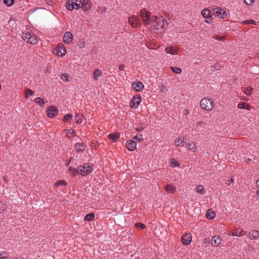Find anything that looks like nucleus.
<instances>
[{
  "label": "nucleus",
  "mask_w": 259,
  "mask_h": 259,
  "mask_svg": "<svg viewBox=\"0 0 259 259\" xmlns=\"http://www.w3.org/2000/svg\"><path fill=\"white\" fill-rule=\"evenodd\" d=\"M68 170L72 177L76 176L77 173H80L79 168L76 169L72 166H69Z\"/></svg>",
  "instance_id": "ddd939ff"
},
{
  "label": "nucleus",
  "mask_w": 259,
  "mask_h": 259,
  "mask_svg": "<svg viewBox=\"0 0 259 259\" xmlns=\"http://www.w3.org/2000/svg\"><path fill=\"white\" fill-rule=\"evenodd\" d=\"M141 102L140 96H134L130 102V106L132 108H136Z\"/></svg>",
  "instance_id": "39448f33"
},
{
  "label": "nucleus",
  "mask_w": 259,
  "mask_h": 259,
  "mask_svg": "<svg viewBox=\"0 0 259 259\" xmlns=\"http://www.w3.org/2000/svg\"><path fill=\"white\" fill-rule=\"evenodd\" d=\"M255 193L256 194V196H258V197H259V192L258 191H256Z\"/></svg>",
  "instance_id": "680f3d73"
},
{
  "label": "nucleus",
  "mask_w": 259,
  "mask_h": 259,
  "mask_svg": "<svg viewBox=\"0 0 259 259\" xmlns=\"http://www.w3.org/2000/svg\"><path fill=\"white\" fill-rule=\"evenodd\" d=\"M106 11V9L104 8V9L102 11L101 13L103 14L104 12Z\"/></svg>",
  "instance_id": "e2e57ef3"
},
{
  "label": "nucleus",
  "mask_w": 259,
  "mask_h": 259,
  "mask_svg": "<svg viewBox=\"0 0 259 259\" xmlns=\"http://www.w3.org/2000/svg\"><path fill=\"white\" fill-rule=\"evenodd\" d=\"M238 107L240 109H246L247 110H250L249 105L245 102H241L240 103L238 104Z\"/></svg>",
  "instance_id": "5701e85b"
},
{
  "label": "nucleus",
  "mask_w": 259,
  "mask_h": 259,
  "mask_svg": "<svg viewBox=\"0 0 259 259\" xmlns=\"http://www.w3.org/2000/svg\"><path fill=\"white\" fill-rule=\"evenodd\" d=\"M222 17H220V18L224 19L225 18H227V13L225 11H223V12H222Z\"/></svg>",
  "instance_id": "8fccbe9b"
},
{
  "label": "nucleus",
  "mask_w": 259,
  "mask_h": 259,
  "mask_svg": "<svg viewBox=\"0 0 259 259\" xmlns=\"http://www.w3.org/2000/svg\"><path fill=\"white\" fill-rule=\"evenodd\" d=\"M75 148L78 152H83L85 150V145L83 143H76L75 145Z\"/></svg>",
  "instance_id": "dca6fc26"
},
{
  "label": "nucleus",
  "mask_w": 259,
  "mask_h": 259,
  "mask_svg": "<svg viewBox=\"0 0 259 259\" xmlns=\"http://www.w3.org/2000/svg\"><path fill=\"white\" fill-rule=\"evenodd\" d=\"M205 22L207 23H211L213 22V21L212 19L211 18L209 20H205Z\"/></svg>",
  "instance_id": "5fc2aeb1"
},
{
  "label": "nucleus",
  "mask_w": 259,
  "mask_h": 259,
  "mask_svg": "<svg viewBox=\"0 0 259 259\" xmlns=\"http://www.w3.org/2000/svg\"><path fill=\"white\" fill-rule=\"evenodd\" d=\"M61 79H63L64 81H68V77L69 75L66 73H62L61 74Z\"/></svg>",
  "instance_id": "c03bdc74"
},
{
  "label": "nucleus",
  "mask_w": 259,
  "mask_h": 259,
  "mask_svg": "<svg viewBox=\"0 0 259 259\" xmlns=\"http://www.w3.org/2000/svg\"><path fill=\"white\" fill-rule=\"evenodd\" d=\"M234 182V180L231 178L230 180H229L226 182V184L228 185H230L231 183H233Z\"/></svg>",
  "instance_id": "603ef678"
},
{
  "label": "nucleus",
  "mask_w": 259,
  "mask_h": 259,
  "mask_svg": "<svg viewBox=\"0 0 259 259\" xmlns=\"http://www.w3.org/2000/svg\"><path fill=\"white\" fill-rule=\"evenodd\" d=\"M85 0H75V2L73 3L75 9H79V8H82L83 3Z\"/></svg>",
  "instance_id": "f3484780"
},
{
  "label": "nucleus",
  "mask_w": 259,
  "mask_h": 259,
  "mask_svg": "<svg viewBox=\"0 0 259 259\" xmlns=\"http://www.w3.org/2000/svg\"><path fill=\"white\" fill-rule=\"evenodd\" d=\"M192 236L190 233L184 234L181 238V241L183 244L188 245L191 243Z\"/></svg>",
  "instance_id": "0eeeda50"
},
{
  "label": "nucleus",
  "mask_w": 259,
  "mask_h": 259,
  "mask_svg": "<svg viewBox=\"0 0 259 259\" xmlns=\"http://www.w3.org/2000/svg\"><path fill=\"white\" fill-rule=\"evenodd\" d=\"M221 239L219 236H214L211 239V244L212 246H217L221 243Z\"/></svg>",
  "instance_id": "f8f14e48"
},
{
  "label": "nucleus",
  "mask_w": 259,
  "mask_h": 259,
  "mask_svg": "<svg viewBox=\"0 0 259 259\" xmlns=\"http://www.w3.org/2000/svg\"><path fill=\"white\" fill-rule=\"evenodd\" d=\"M54 53L60 57H63L66 53V50L62 44H59L54 51Z\"/></svg>",
  "instance_id": "7ed1b4c3"
},
{
  "label": "nucleus",
  "mask_w": 259,
  "mask_h": 259,
  "mask_svg": "<svg viewBox=\"0 0 259 259\" xmlns=\"http://www.w3.org/2000/svg\"><path fill=\"white\" fill-rule=\"evenodd\" d=\"M128 22L131 25L135 27L140 26V21L139 18L135 17H130L128 18Z\"/></svg>",
  "instance_id": "6e6552de"
},
{
  "label": "nucleus",
  "mask_w": 259,
  "mask_h": 259,
  "mask_svg": "<svg viewBox=\"0 0 259 259\" xmlns=\"http://www.w3.org/2000/svg\"><path fill=\"white\" fill-rule=\"evenodd\" d=\"M144 85L141 81L134 82L132 83V88L136 92H140L143 89Z\"/></svg>",
  "instance_id": "9d476101"
},
{
  "label": "nucleus",
  "mask_w": 259,
  "mask_h": 259,
  "mask_svg": "<svg viewBox=\"0 0 259 259\" xmlns=\"http://www.w3.org/2000/svg\"><path fill=\"white\" fill-rule=\"evenodd\" d=\"M72 115L70 114H66L63 117V122H65L68 121L69 119H72Z\"/></svg>",
  "instance_id": "c9c22d12"
},
{
  "label": "nucleus",
  "mask_w": 259,
  "mask_h": 259,
  "mask_svg": "<svg viewBox=\"0 0 259 259\" xmlns=\"http://www.w3.org/2000/svg\"><path fill=\"white\" fill-rule=\"evenodd\" d=\"M83 5L82 9L84 11H87L91 8V3H89L88 2L85 3V2H83Z\"/></svg>",
  "instance_id": "7c9ffc66"
},
{
  "label": "nucleus",
  "mask_w": 259,
  "mask_h": 259,
  "mask_svg": "<svg viewBox=\"0 0 259 259\" xmlns=\"http://www.w3.org/2000/svg\"><path fill=\"white\" fill-rule=\"evenodd\" d=\"M34 101L36 104L39 105L41 107H42L45 103L43 99L38 97L35 98L34 100Z\"/></svg>",
  "instance_id": "bb28decb"
},
{
  "label": "nucleus",
  "mask_w": 259,
  "mask_h": 259,
  "mask_svg": "<svg viewBox=\"0 0 259 259\" xmlns=\"http://www.w3.org/2000/svg\"><path fill=\"white\" fill-rule=\"evenodd\" d=\"M170 165L172 167H175L176 166H179V163L178 162L176 161V159L172 158L170 160Z\"/></svg>",
  "instance_id": "473e14b6"
},
{
  "label": "nucleus",
  "mask_w": 259,
  "mask_h": 259,
  "mask_svg": "<svg viewBox=\"0 0 259 259\" xmlns=\"http://www.w3.org/2000/svg\"><path fill=\"white\" fill-rule=\"evenodd\" d=\"M244 23L245 24H251L254 25L256 24V22L252 19L246 20L244 22Z\"/></svg>",
  "instance_id": "a18cd8bd"
},
{
  "label": "nucleus",
  "mask_w": 259,
  "mask_h": 259,
  "mask_svg": "<svg viewBox=\"0 0 259 259\" xmlns=\"http://www.w3.org/2000/svg\"><path fill=\"white\" fill-rule=\"evenodd\" d=\"M135 227L137 228H140V229H144L145 228V225L141 223H137L135 224Z\"/></svg>",
  "instance_id": "37998d69"
},
{
  "label": "nucleus",
  "mask_w": 259,
  "mask_h": 259,
  "mask_svg": "<svg viewBox=\"0 0 259 259\" xmlns=\"http://www.w3.org/2000/svg\"><path fill=\"white\" fill-rule=\"evenodd\" d=\"M73 159V157H70L69 160V162H70Z\"/></svg>",
  "instance_id": "052dcab7"
},
{
  "label": "nucleus",
  "mask_w": 259,
  "mask_h": 259,
  "mask_svg": "<svg viewBox=\"0 0 259 259\" xmlns=\"http://www.w3.org/2000/svg\"><path fill=\"white\" fill-rule=\"evenodd\" d=\"M72 40V34L69 31L66 32L63 37V41L66 44H70Z\"/></svg>",
  "instance_id": "1a4fd4ad"
},
{
  "label": "nucleus",
  "mask_w": 259,
  "mask_h": 259,
  "mask_svg": "<svg viewBox=\"0 0 259 259\" xmlns=\"http://www.w3.org/2000/svg\"><path fill=\"white\" fill-rule=\"evenodd\" d=\"M157 20V17L156 16H152L151 17H150L149 21L151 22H156Z\"/></svg>",
  "instance_id": "09e8293b"
},
{
  "label": "nucleus",
  "mask_w": 259,
  "mask_h": 259,
  "mask_svg": "<svg viewBox=\"0 0 259 259\" xmlns=\"http://www.w3.org/2000/svg\"><path fill=\"white\" fill-rule=\"evenodd\" d=\"M31 34L28 32H25V33H23V34H22V38L23 39V40L24 41H27V40L29 39V35H30Z\"/></svg>",
  "instance_id": "58836bf2"
},
{
  "label": "nucleus",
  "mask_w": 259,
  "mask_h": 259,
  "mask_svg": "<svg viewBox=\"0 0 259 259\" xmlns=\"http://www.w3.org/2000/svg\"><path fill=\"white\" fill-rule=\"evenodd\" d=\"M196 148V145L194 143H191L189 144L188 148L190 150H194Z\"/></svg>",
  "instance_id": "49530a36"
},
{
  "label": "nucleus",
  "mask_w": 259,
  "mask_h": 259,
  "mask_svg": "<svg viewBox=\"0 0 259 259\" xmlns=\"http://www.w3.org/2000/svg\"><path fill=\"white\" fill-rule=\"evenodd\" d=\"M223 10L220 9V8H215L213 9V15L215 17H217L218 18H220L222 17V12Z\"/></svg>",
  "instance_id": "6ab92c4d"
},
{
  "label": "nucleus",
  "mask_w": 259,
  "mask_h": 259,
  "mask_svg": "<svg viewBox=\"0 0 259 259\" xmlns=\"http://www.w3.org/2000/svg\"><path fill=\"white\" fill-rule=\"evenodd\" d=\"M200 106L202 109L210 111L214 106L213 101L211 99L203 98L200 101Z\"/></svg>",
  "instance_id": "f257e3e1"
},
{
  "label": "nucleus",
  "mask_w": 259,
  "mask_h": 259,
  "mask_svg": "<svg viewBox=\"0 0 259 259\" xmlns=\"http://www.w3.org/2000/svg\"><path fill=\"white\" fill-rule=\"evenodd\" d=\"M210 210H208L206 214V218L208 219H212L214 218L215 214L213 211H209Z\"/></svg>",
  "instance_id": "c756f323"
},
{
  "label": "nucleus",
  "mask_w": 259,
  "mask_h": 259,
  "mask_svg": "<svg viewBox=\"0 0 259 259\" xmlns=\"http://www.w3.org/2000/svg\"><path fill=\"white\" fill-rule=\"evenodd\" d=\"M120 137L119 133H114L110 134L108 135V138L110 140H112L113 142L117 141Z\"/></svg>",
  "instance_id": "2eb2a0df"
},
{
  "label": "nucleus",
  "mask_w": 259,
  "mask_h": 259,
  "mask_svg": "<svg viewBox=\"0 0 259 259\" xmlns=\"http://www.w3.org/2000/svg\"><path fill=\"white\" fill-rule=\"evenodd\" d=\"M133 139L134 140H136V141H138V142H141L143 140V135H141V134H140V135H136L135 136L134 138H133Z\"/></svg>",
  "instance_id": "79ce46f5"
},
{
  "label": "nucleus",
  "mask_w": 259,
  "mask_h": 259,
  "mask_svg": "<svg viewBox=\"0 0 259 259\" xmlns=\"http://www.w3.org/2000/svg\"><path fill=\"white\" fill-rule=\"evenodd\" d=\"M69 163H70V162H69V161H68V162H67V164H67V165L68 166V165L69 164Z\"/></svg>",
  "instance_id": "69168bd1"
},
{
  "label": "nucleus",
  "mask_w": 259,
  "mask_h": 259,
  "mask_svg": "<svg viewBox=\"0 0 259 259\" xmlns=\"http://www.w3.org/2000/svg\"><path fill=\"white\" fill-rule=\"evenodd\" d=\"M252 90L251 87H248L244 90V93L247 96L250 95L252 93Z\"/></svg>",
  "instance_id": "f704fd0d"
},
{
  "label": "nucleus",
  "mask_w": 259,
  "mask_h": 259,
  "mask_svg": "<svg viewBox=\"0 0 259 259\" xmlns=\"http://www.w3.org/2000/svg\"><path fill=\"white\" fill-rule=\"evenodd\" d=\"M244 3L247 5H251L253 3L254 0H244Z\"/></svg>",
  "instance_id": "3c124183"
},
{
  "label": "nucleus",
  "mask_w": 259,
  "mask_h": 259,
  "mask_svg": "<svg viewBox=\"0 0 259 259\" xmlns=\"http://www.w3.org/2000/svg\"><path fill=\"white\" fill-rule=\"evenodd\" d=\"M201 15L203 17L206 18L211 17V12L207 9H205L202 11Z\"/></svg>",
  "instance_id": "a211bd4d"
},
{
  "label": "nucleus",
  "mask_w": 259,
  "mask_h": 259,
  "mask_svg": "<svg viewBox=\"0 0 259 259\" xmlns=\"http://www.w3.org/2000/svg\"><path fill=\"white\" fill-rule=\"evenodd\" d=\"M166 191L169 193H174L176 191V188L170 185H166L164 187Z\"/></svg>",
  "instance_id": "aec40b11"
},
{
  "label": "nucleus",
  "mask_w": 259,
  "mask_h": 259,
  "mask_svg": "<svg viewBox=\"0 0 259 259\" xmlns=\"http://www.w3.org/2000/svg\"><path fill=\"white\" fill-rule=\"evenodd\" d=\"M34 94V91L32 90L27 89L25 91V98H28V96H31Z\"/></svg>",
  "instance_id": "72a5a7b5"
},
{
  "label": "nucleus",
  "mask_w": 259,
  "mask_h": 259,
  "mask_svg": "<svg viewBox=\"0 0 259 259\" xmlns=\"http://www.w3.org/2000/svg\"><path fill=\"white\" fill-rule=\"evenodd\" d=\"M2 253H3V255L2 256H5V254H6V252H3Z\"/></svg>",
  "instance_id": "0e129e2a"
},
{
  "label": "nucleus",
  "mask_w": 259,
  "mask_h": 259,
  "mask_svg": "<svg viewBox=\"0 0 259 259\" xmlns=\"http://www.w3.org/2000/svg\"><path fill=\"white\" fill-rule=\"evenodd\" d=\"M150 12H148L145 9H144L141 11V16L145 24H148L149 21Z\"/></svg>",
  "instance_id": "423d86ee"
},
{
  "label": "nucleus",
  "mask_w": 259,
  "mask_h": 259,
  "mask_svg": "<svg viewBox=\"0 0 259 259\" xmlns=\"http://www.w3.org/2000/svg\"><path fill=\"white\" fill-rule=\"evenodd\" d=\"M162 21L163 24H166V25L168 24V22L166 20H162Z\"/></svg>",
  "instance_id": "bf43d9fd"
},
{
  "label": "nucleus",
  "mask_w": 259,
  "mask_h": 259,
  "mask_svg": "<svg viewBox=\"0 0 259 259\" xmlns=\"http://www.w3.org/2000/svg\"><path fill=\"white\" fill-rule=\"evenodd\" d=\"M205 242H207V239H205Z\"/></svg>",
  "instance_id": "338daca9"
},
{
  "label": "nucleus",
  "mask_w": 259,
  "mask_h": 259,
  "mask_svg": "<svg viewBox=\"0 0 259 259\" xmlns=\"http://www.w3.org/2000/svg\"><path fill=\"white\" fill-rule=\"evenodd\" d=\"M80 169V174L82 176L89 175L93 170V167L91 163H86L83 166H79Z\"/></svg>",
  "instance_id": "f03ea898"
},
{
  "label": "nucleus",
  "mask_w": 259,
  "mask_h": 259,
  "mask_svg": "<svg viewBox=\"0 0 259 259\" xmlns=\"http://www.w3.org/2000/svg\"><path fill=\"white\" fill-rule=\"evenodd\" d=\"M95 218V214L93 212H91L86 214L84 217V220L86 221H90L94 220Z\"/></svg>",
  "instance_id": "393cba45"
},
{
  "label": "nucleus",
  "mask_w": 259,
  "mask_h": 259,
  "mask_svg": "<svg viewBox=\"0 0 259 259\" xmlns=\"http://www.w3.org/2000/svg\"><path fill=\"white\" fill-rule=\"evenodd\" d=\"M249 235L252 236V239H257L259 237V231L257 230H251L249 232Z\"/></svg>",
  "instance_id": "4be33fe9"
},
{
  "label": "nucleus",
  "mask_w": 259,
  "mask_h": 259,
  "mask_svg": "<svg viewBox=\"0 0 259 259\" xmlns=\"http://www.w3.org/2000/svg\"><path fill=\"white\" fill-rule=\"evenodd\" d=\"M183 112L185 115H187L189 113V110L188 109H185Z\"/></svg>",
  "instance_id": "4d7b16f0"
},
{
  "label": "nucleus",
  "mask_w": 259,
  "mask_h": 259,
  "mask_svg": "<svg viewBox=\"0 0 259 259\" xmlns=\"http://www.w3.org/2000/svg\"><path fill=\"white\" fill-rule=\"evenodd\" d=\"M165 51L167 53L171 54V55H175L176 54L177 51L174 50L173 48L171 47H167L165 48Z\"/></svg>",
  "instance_id": "c85d7f7f"
},
{
  "label": "nucleus",
  "mask_w": 259,
  "mask_h": 259,
  "mask_svg": "<svg viewBox=\"0 0 259 259\" xmlns=\"http://www.w3.org/2000/svg\"><path fill=\"white\" fill-rule=\"evenodd\" d=\"M171 69L172 71L175 73H180L182 72V69L180 68H177L176 67H171Z\"/></svg>",
  "instance_id": "ea45409f"
},
{
  "label": "nucleus",
  "mask_w": 259,
  "mask_h": 259,
  "mask_svg": "<svg viewBox=\"0 0 259 259\" xmlns=\"http://www.w3.org/2000/svg\"><path fill=\"white\" fill-rule=\"evenodd\" d=\"M48 116L50 118H53L58 114V110L57 107L51 106L47 108Z\"/></svg>",
  "instance_id": "20e7f679"
},
{
  "label": "nucleus",
  "mask_w": 259,
  "mask_h": 259,
  "mask_svg": "<svg viewBox=\"0 0 259 259\" xmlns=\"http://www.w3.org/2000/svg\"><path fill=\"white\" fill-rule=\"evenodd\" d=\"M73 4H74L73 2H71V1L69 0L66 2L65 6H66L67 9H68L69 11H72L74 9H75V7H74Z\"/></svg>",
  "instance_id": "412c9836"
},
{
  "label": "nucleus",
  "mask_w": 259,
  "mask_h": 259,
  "mask_svg": "<svg viewBox=\"0 0 259 259\" xmlns=\"http://www.w3.org/2000/svg\"><path fill=\"white\" fill-rule=\"evenodd\" d=\"M15 0H4V3L7 6H11L14 3Z\"/></svg>",
  "instance_id": "e433bc0d"
},
{
  "label": "nucleus",
  "mask_w": 259,
  "mask_h": 259,
  "mask_svg": "<svg viewBox=\"0 0 259 259\" xmlns=\"http://www.w3.org/2000/svg\"><path fill=\"white\" fill-rule=\"evenodd\" d=\"M137 146L136 142L134 140H129L126 142V146L129 151H134Z\"/></svg>",
  "instance_id": "9b49d317"
},
{
  "label": "nucleus",
  "mask_w": 259,
  "mask_h": 259,
  "mask_svg": "<svg viewBox=\"0 0 259 259\" xmlns=\"http://www.w3.org/2000/svg\"><path fill=\"white\" fill-rule=\"evenodd\" d=\"M196 191L200 194L204 193L203 187L201 185H199L196 187Z\"/></svg>",
  "instance_id": "a19ab883"
},
{
  "label": "nucleus",
  "mask_w": 259,
  "mask_h": 259,
  "mask_svg": "<svg viewBox=\"0 0 259 259\" xmlns=\"http://www.w3.org/2000/svg\"><path fill=\"white\" fill-rule=\"evenodd\" d=\"M83 117V115L82 114H77L75 116V121L77 123H81L82 122V118Z\"/></svg>",
  "instance_id": "a878e982"
},
{
  "label": "nucleus",
  "mask_w": 259,
  "mask_h": 259,
  "mask_svg": "<svg viewBox=\"0 0 259 259\" xmlns=\"http://www.w3.org/2000/svg\"><path fill=\"white\" fill-rule=\"evenodd\" d=\"M102 74V72L101 71H100L98 69H96L94 71V74H93V76H94V78L95 79V80H97L98 79V76H101Z\"/></svg>",
  "instance_id": "2f4dec72"
},
{
  "label": "nucleus",
  "mask_w": 259,
  "mask_h": 259,
  "mask_svg": "<svg viewBox=\"0 0 259 259\" xmlns=\"http://www.w3.org/2000/svg\"><path fill=\"white\" fill-rule=\"evenodd\" d=\"M29 39L27 40V42L30 43L31 44H35L37 42V40L35 36L30 35H29Z\"/></svg>",
  "instance_id": "cd10ccee"
},
{
  "label": "nucleus",
  "mask_w": 259,
  "mask_h": 259,
  "mask_svg": "<svg viewBox=\"0 0 259 259\" xmlns=\"http://www.w3.org/2000/svg\"><path fill=\"white\" fill-rule=\"evenodd\" d=\"M185 142H186V141H185L184 138H183V139L180 138L178 140L175 141V144L177 146H183L184 143H185Z\"/></svg>",
  "instance_id": "b1692460"
},
{
  "label": "nucleus",
  "mask_w": 259,
  "mask_h": 259,
  "mask_svg": "<svg viewBox=\"0 0 259 259\" xmlns=\"http://www.w3.org/2000/svg\"><path fill=\"white\" fill-rule=\"evenodd\" d=\"M232 236H241L244 235V231L240 229H236L231 232Z\"/></svg>",
  "instance_id": "4468645a"
},
{
  "label": "nucleus",
  "mask_w": 259,
  "mask_h": 259,
  "mask_svg": "<svg viewBox=\"0 0 259 259\" xmlns=\"http://www.w3.org/2000/svg\"><path fill=\"white\" fill-rule=\"evenodd\" d=\"M3 253H0V259H4L7 258V256H2Z\"/></svg>",
  "instance_id": "13d9d810"
},
{
  "label": "nucleus",
  "mask_w": 259,
  "mask_h": 259,
  "mask_svg": "<svg viewBox=\"0 0 259 259\" xmlns=\"http://www.w3.org/2000/svg\"><path fill=\"white\" fill-rule=\"evenodd\" d=\"M65 131L66 132L67 136H68V134H71L74 133V130L72 128L65 130Z\"/></svg>",
  "instance_id": "de8ad7c7"
},
{
  "label": "nucleus",
  "mask_w": 259,
  "mask_h": 259,
  "mask_svg": "<svg viewBox=\"0 0 259 259\" xmlns=\"http://www.w3.org/2000/svg\"><path fill=\"white\" fill-rule=\"evenodd\" d=\"M143 130H144L143 127H141V128L137 127L136 128V131L139 132H142Z\"/></svg>",
  "instance_id": "6e6d98bb"
},
{
  "label": "nucleus",
  "mask_w": 259,
  "mask_h": 259,
  "mask_svg": "<svg viewBox=\"0 0 259 259\" xmlns=\"http://www.w3.org/2000/svg\"><path fill=\"white\" fill-rule=\"evenodd\" d=\"M118 68L120 70H123L124 69V65L123 64H121L119 65Z\"/></svg>",
  "instance_id": "864d4df0"
},
{
  "label": "nucleus",
  "mask_w": 259,
  "mask_h": 259,
  "mask_svg": "<svg viewBox=\"0 0 259 259\" xmlns=\"http://www.w3.org/2000/svg\"><path fill=\"white\" fill-rule=\"evenodd\" d=\"M55 185L57 186H66V185H67V183L65 180H60V181H57Z\"/></svg>",
  "instance_id": "4c0bfd02"
}]
</instances>
